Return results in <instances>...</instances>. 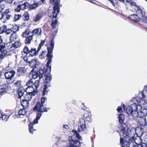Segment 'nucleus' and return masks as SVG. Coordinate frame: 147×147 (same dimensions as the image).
Here are the masks:
<instances>
[{
  "mask_svg": "<svg viewBox=\"0 0 147 147\" xmlns=\"http://www.w3.org/2000/svg\"><path fill=\"white\" fill-rule=\"evenodd\" d=\"M125 1L127 3H129L131 6H135L136 7V6H138L136 5V3L132 0H125Z\"/></svg>",
  "mask_w": 147,
  "mask_h": 147,
  "instance_id": "a19ab883",
  "label": "nucleus"
},
{
  "mask_svg": "<svg viewBox=\"0 0 147 147\" xmlns=\"http://www.w3.org/2000/svg\"><path fill=\"white\" fill-rule=\"evenodd\" d=\"M125 119V115L122 114H120L118 116L119 121L120 123H123Z\"/></svg>",
  "mask_w": 147,
  "mask_h": 147,
  "instance_id": "2f4dec72",
  "label": "nucleus"
},
{
  "mask_svg": "<svg viewBox=\"0 0 147 147\" xmlns=\"http://www.w3.org/2000/svg\"><path fill=\"white\" fill-rule=\"evenodd\" d=\"M29 65L31 67L36 69V61L35 60L32 59L30 61L28 62Z\"/></svg>",
  "mask_w": 147,
  "mask_h": 147,
  "instance_id": "393cba45",
  "label": "nucleus"
},
{
  "mask_svg": "<svg viewBox=\"0 0 147 147\" xmlns=\"http://www.w3.org/2000/svg\"><path fill=\"white\" fill-rule=\"evenodd\" d=\"M39 51L38 49L36 50L34 48H31L29 49L27 47H24L23 49V53L26 55L29 54L30 56L33 57L36 56L38 54Z\"/></svg>",
  "mask_w": 147,
  "mask_h": 147,
  "instance_id": "423d86ee",
  "label": "nucleus"
},
{
  "mask_svg": "<svg viewBox=\"0 0 147 147\" xmlns=\"http://www.w3.org/2000/svg\"><path fill=\"white\" fill-rule=\"evenodd\" d=\"M41 18V16L38 14H37L35 17L33 19V21L36 22L39 21Z\"/></svg>",
  "mask_w": 147,
  "mask_h": 147,
  "instance_id": "79ce46f5",
  "label": "nucleus"
},
{
  "mask_svg": "<svg viewBox=\"0 0 147 147\" xmlns=\"http://www.w3.org/2000/svg\"><path fill=\"white\" fill-rule=\"evenodd\" d=\"M46 52V51H42L39 57L41 58H44L45 56V55H44V54Z\"/></svg>",
  "mask_w": 147,
  "mask_h": 147,
  "instance_id": "603ef678",
  "label": "nucleus"
},
{
  "mask_svg": "<svg viewBox=\"0 0 147 147\" xmlns=\"http://www.w3.org/2000/svg\"><path fill=\"white\" fill-rule=\"evenodd\" d=\"M129 116H134L135 114H137L138 105L136 103H134L128 106L126 110Z\"/></svg>",
  "mask_w": 147,
  "mask_h": 147,
  "instance_id": "6e6552de",
  "label": "nucleus"
},
{
  "mask_svg": "<svg viewBox=\"0 0 147 147\" xmlns=\"http://www.w3.org/2000/svg\"><path fill=\"white\" fill-rule=\"evenodd\" d=\"M142 94V97L139 98L137 97L136 100L139 105H141L142 104H144L145 102V100L144 99L146 97V96L144 94V92H142L141 93Z\"/></svg>",
  "mask_w": 147,
  "mask_h": 147,
  "instance_id": "6ab92c4d",
  "label": "nucleus"
},
{
  "mask_svg": "<svg viewBox=\"0 0 147 147\" xmlns=\"http://www.w3.org/2000/svg\"><path fill=\"white\" fill-rule=\"evenodd\" d=\"M7 27L6 25H4L0 27V33L1 34L5 32Z\"/></svg>",
  "mask_w": 147,
  "mask_h": 147,
  "instance_id": "58836bf2",
  "label": "nucleus"
},
{
  "mask_svg": "<svg viewBox=\"0 0 147 147\" xmlns=\"http://www.w3.org/2000/svg\"><path fill=\"white\" fill-rule=\"evenodd\" d=\"M125 109V105L123 104L122 106H118V108L117 109V110L119 113H121Z\"/></svg>",
  "mask_w": 147,
  "mask_h": 147,
  "instance_id": "e433bc0d",
  "label": "nucleus"
},
{
  "mask_svg": "<svg viewBox=\"0 0 147 147\" xmlns=\"http://www.w3.org/2000/svg\"><path fill=\"white\" fill-rule=\"evenodd\" d=\"M40 83L39 80H36L35 81L34 83H33V84L32 86L34 87V89L36 90H35L36 92H38L37 88L39 86V84Z\"/></svg>",
  "mask_w": 147,
  "mask_h": 147,
  "instance_id": "c9c22d12",
  "label": "nucleus"
},
{
  "mask_svg": "<svg viewBox=\"0 0 147 147\" xmlns=\"http://www.w3.org/2000/svg\"><path fill=\"white\" fill-rule=\"evenodd\" d=\"M21 83L22 81L20 80L14 83V85L15 86H16L17 87H19V88H20L21 87H22L21 86Z\"/></svg>",
  "mask_w": 147,
  "mask_h": 147,
  "instance_id": "c03bdc74",
  "label": "nucleus"
},
{
  "mask_svg": "<svg viewBox=\"0 0 147 147\" xmlns=\"http://www.w3.org/2000/svg\"><path fill=\"white\" fill-rule=\"evenodd\" d=\"M13 0H5V1L6 2V3L11 4V3Z\"/></svg>",
  "mask_w": 147,
  "mask_h": 147,
  "instance_id": "4d7b16f0",
  "label": "nucleus"
},
{
  "mask_svg": "<svg viewBox=\"0 0 147 147\" xmlns=\"http://www.w3.org/2000/svg\"><path fill=\"white\" fill-rule=\"evenodd\" d=\"M30 32V30L28 28H27L23 32L22 36L23 38H26L29 36Z\"/></svg>",
  "mask_w": 147,
  "mask_h": 147,
  "instance_id": "bb28decb",
  "label": "nucleus"
},
{
  "mask_svg": "<svg viewBox=\"0 0 147 147\" xmlns=\"http://www.w3.org/2000/svg\"><path fill=\"white\" fill-rule=\"evenodd\" d=\"M140 118L139 122L140 125V129L141 131H142L143 130V128L142 127H144L146 126L147 123V121L146 118H144V117Z\"/></svg>",
  "mask_w": 147,
  "mask_h": 147,
  "instance_id": "f3484780",
  "label": "nucleus"
},
{
  "mask_svg": "<svg viewBox=\"0 0 147 147\" xmlns=\"http://www.w3.org/2000/svg\"><path fill=\"white\" fill-rule=\"evenodd\" d=\"M11 28L13 33H16L17 32L19 31L20 27L18 25L16 24Z\"/></svg>",
  "mask_w": 147,
  "mask_h": 147,
  "instance_id": "4c0bfd02",
  "label": "nucleus"
},
{
  "mask_svg": "<svg viewBox=\"0 0 147 147\" xmlns=\"http://www.w3.org/2000/svg\"><path fill=\"white\" fill-rule=\"evenodd\" d=\"M45 42V40H42L41 41L40 43L39 44L38 48V50L40 51V49L42 47V45L44 44Z\"/></svg>",
  "mask_w": 147,
  "mask_h": 147,
  "instance_id": "a18cd8bd",
  "label": "nucleus"
},
{
  "mask_svg": "<svg viewBox=\"0 0 147 147\" xmlns=\"http://www.w3.org/2000/svg\"><path fill=\"white\" fill-rule=\"evenodd\" d=\"M3 115V113L2 111L0 110V118H1Z\"/></svg>",
  "mask_w": 147,
  "mask_h": 147,
  "instance_id": "69168bd1",
  "label": "nucleus"
},
{
  "mask_svg": "<svg viewBox=\"0 0 147 147\" xmlns=\"http://www.w3.org/2000/svg\"><path fill=\"white\" fill-rule=\"evenodd\" d=\"M140 107L139 111L137 113L136 116L139 118H142L147 116V108L142 107L141 106H138Z\"/></svg>",
  "mask_w": 147,
  "mask_h": 147,
  "instance_id": "9d476101",
  "label": "nucleus"
},
{
  "mask_svg": "<svg viewBox=\"0 0 147 147\" xmlns=\"http://www.w3.org/2000/svg\"><path fill=\"white\" fill-rule=\"evenodd\" d=\"M5 33L7 34H10L11 33H13V31L12 30V28H9L8 29H6V31L5 32Z\"/></svg>",
  "mask_w": 147,
  "mask_h": 147,
  "instance_id": "49530a36",
  "label": "nucleus"
},
{
  "mask_svg": "<svg viewBox=\"0 0 147 147\" xmlns=\"http://www.w3.org/2000/svg\"><path fill=\"white\" fill-rule=\"evenodd\" d=\"M144 142L141 145V147H147V144Z\"/></svg>",
  "mask_w": 147,
  "mask_h": 147,
  "instance_id": "bf43d9fd",
  "label": "nucleus"
},
{
  "mask_svg": "<svg viewBox=\"0 0 147 147\" xmlns=\"http://www.w3.org/2000/svg\"><path fill=\"white\" fill-rule=\"evenodd\" d=\"M22 16L21 15L18 14H15L14 17V19L15 22H16L17 20L20 19L22 17Z\"/></svg>",
  "mask_w": 147,
  "mask_h": 147,
  "instance_id": "37998d69",
  "label": "nucleus"
},
{
  "mask_svg": "<svg viewBox=\"0 0 147 147\" xmlns=\"http://www.w3.org/2000/svg\"><path fill=\"white\" fill-rule=\"evenodd\" d=\"M119 1L123 3H124L125 2V0H118Z\"/></svg>",
  "mask_w": 147,
  "mask_h": 147,
  "instance_id": "0e129e2a",
  "label": "nucleus"
},
{
  "mask_svg": "<svg viewBox=\"0 0 147 147\" xmlns=\"http://www.w3.org/2000/svg\"><path fill=\"white\" fill-rule=\"evenodd\" d=\"M44 88L43 89L42 93V96H44L45 94H47L49 90H47L48 88L50 86V84H44Z\"/></svg>",
  "mask_w": 147,
  "mask_h": 147,
  "instance_id": "c756f323",
  "label": "nucleus"
},
{
  "mask_svg": "<svg viewBox=\"0 0 147 147\" xmlns=\"http://www.w3.org/2000/svg\"><path fill=\"white\" fill-rule=\"evenodd\" d=\"M112 4V5L115 6V5L117 4V0H108Z\"/></svg>",
  "mask_w": 147,
  "mask_h": 147,
  "instance_id": "3c124183",
  "label": "nucleus"
},
{
  "mask_svg": "<svg viewBox=\"0 0 147 147\" xmlns=\"http://www.w3.org/2000/svg\"><path fill=\"white\" fill-rule=\"evenodd\" d=\"M24 60L26 62V63L28 62V57L27 56H24Z\"/></svg>",
  "mask_w": 147,
  "mask_h": 147,
  "instance_id": "13d9d810",
  "label": "nucleus"
},
{
  "mask_svg": "<svg viewBox=\"0 0 147 147\" xmlns=\"http://www.w3.org/2000/svg\"><path fill=\"white\" fill-rule=\"evenodd\" d=\"M3 12L0 11V20L2 19H3Z\"/></svg>",
  "mask_w": 147,
  "mask_h": 147,
  "instance_id": "680f3d73",
  "label": "nucleus"
},
{
  "mask_svg": "<svg viewBox=\"0 0 147 147\" xmlns=\"http://www.w3.org/2000/svg\"><path fill=\"white\" fill-rule=\"evenodd\" d=\"M41 32V29L40 28H36L34 29L31 32L32 33L33 36L36 34H40Z\"/></svg>",
  "mask_w": 147,
  "mask_h": 147,
  "instance_id": "b1692460",
  "label": "nucleus"
},
{
  "mask_svg": "<svg viewBox=\"0 0 147 147\" xmlns=\"http://www.w3.org/2000/svg\"><path fill=\"white\" fill-rule=\"evenodd\" d=\"M84 117L88 121H90L91 120V114L90 111H86L84 115Z\"/></svg>",
  "mask_w": 147,
  "mask_h": 147,
  "instance_id": "412c9836",
  "label": "nucleus"
},
{
  "mask_svg": "<svg viewBox=\"0 0 147 147\" xmlns=\"http://www.w3.org/2000/svg\"><path fill=\"white\" fill-rule=\"evenodd\" d=\"M45 99H47V98H45L44 97H42L40 102H38L33 108V111H36V118L34 120V121L35 123H38V120L42 115L41 112H42V109L44 108V104Z\"/></svg>",
  "mask_w": 147,
  "mask_h": 147,
  "instance_id": "20e7f679",
  "label": "nucleus"
},
{
  "mask_svg": "<svg viewBox=\"0 0 147 147\" xmlns=\"http://www.w3.org/2000/svg\"><path fill=\"white\" fill-rule=\"evenodd\" d=\"M54 39L52 38L51 41L50 47L47 48V59H48L46 65V68L44 67L43 69H38V68H33L30 73V75H31L32 78L34 79H35L39 77L40 79L43 77V75L46 73H50L51 71V63L52 59L53 57V51L54 47Z\"/></svg>",
  "mask_w": 147,
  "mask_h": 147,
  "instance_id": "f257e3e1",
  "label": "nucleus"
},
{
  "mask_svg": "<svg viewBox=\"0 0 147 147\" xmlns=\"http://www.w3.org/2000/svg\"><path fill=\"white\" fill-rule=\"evenodd\" d=\"M33 36L32 35H30L29 36L26 37V39L24 40V42L25 44L30 43L32 40Z\"/></svg>",
  "mask_w": 147,
  "mask_h": 147,
  "instance_id": "473e14b6",
  "label": "nucleus"
},
{
  "mask_svg": "<svg viewBox=\"0 0 147 147\" xmlns=\"http://www.w3.org/2000/svg\"><path fill=\"white\" fill-rule=\"evenodd\" d=\"M22 43L20 41H16L13 44H12V46L16 48L20 47Z\"/></svg>",
  "mask_w": 147,
  "mask_h": 147,
  "instance_id": "f704fd0d",
  "label": "nucleus"
},
{
  "mask_svg": "<svg viewBox=\"0 0 147 147\" xmlns=\"http://www.w3.org/2000/svg\"><path fill=\"white\" fill-rule=\"evenodd\" d=\"M63 127L64 128L66 129H69V126L67 125H63Z\"/></svg>",
  "mask_w": 147,
  "mask_h": 147,
  "instance_id": "052dcab7",
  "label": "nucleus"
},
{
  "mask_svg": "<svg viewBox=\"0 0 147 147\" xmlns=\"http://www.w3.org/2000/svg\"><path fill=\"white\" fill-rule=\"evenodd\" d=\"M33 84V82L32 79L29 80L26 82V85L28 87L33 86H32Z\"/></svg>",
  "mask_w": 147,
  "mask_h": 147,
  "instance_id": "ea45409f",
  "label": "nucleus"
},
{
  "mask_svg": "<svg viewBox=\"0 0 147 147\" xmlns=\"http://www.w3.org/2000/svg\"><path fill=\"white\" fill-rule=\"evenodd\" d=\"M23 20L24 21H27L29 20L30 18V14L27 11H25L22 16Z\"/></svg>",
  "mask_w": 147,
  "mask_h": 147,
  "instance_id": "c85d7f7f",
  "label": "nucleus"
},
{
  "mask_svg": "<svg viewBox=\"0 0 147 147\" xmlns=\"http://www.w3.org/2000/svg\"><path fill=\"white\" fill-rule=\"evenodd\" d=\"M50 72L49 73L47 72L43 75V76H44L45 77L44 84H50L49 83L52 79L51 76L50 74Z\"/></svg>",
  "mask_w": 147,
  "mask_h": 147,
  "instance_id": "a211bd4d",
  "label": "nucleus"
},
{
  "mask_svg": "<svg viewBox=\"0 0 147 147\" xmlns=\"http://www.w3.org/2000/svg\"><path fill=\"white\" fill-rule=\"evenodd\" d=\"M5 1V0H0V4H1V3L3 2H4Z\"/></svg>",
  "mask_w": 147,
  "mask_h": 147,
  "instance_id": "338daca9",
  "label": "nucleus"
},
{
  "mask_svg": "<svg viewBox=\"0 0 147 147\" xmlns=\"http://www.w3.org/2000/svg\"><path fill=\"white\" fill-rule=\"evenodd\" d=\"M10 87L7 84H4L0 88V95H2L7 93Z\"/></svg>",
  "mask_w": 147,
  "mask_h": 147,
  "instance_id": "dca6fc26",
  "label": "nucleus"
},
{
  "mask_svg": "<svg viewBox=\"0 0 147 147\" xmlns=\"http://www.w3.org/2000/svg\"><path fill=\"white\" fill-rule=\"evenodd\" d=\"M34 120L33 121V122H32L29 124L28 125V129L29 131V132L30 133L33 134V131L34 130L35 131L36 130L34 129L33 128V125L34 124H36L38 123H35L34 122Z\"/></svg>",
  "mask_w": 147,
  "mask_h": 147,
  "instance_id": "a878e982",
  "label": "nucleus"
},
{
  "mask_svg": "<svg viewBox=\"0 0 147 147\" xmlns=\"http://www.w3.org/2000/svg\"><path fill=\"white\" fill-rule=\"evenodd\" d=\"M86 129V125L81 124L78 127V131L76 130L78 133L82 131L85 130Z\"/></svg>",
  "mask_w": 147,
  "mask_h": 147,
  "instance_id": "72a5a7b5",
  "label": "nucleus"
},
{
  "mask_svg": "<svg viewBox=\"0 0 147 147\" xmlns=\"http://www.w3.org/2000/svg\"><path fill=\"white\" fill-rule=\"evenodd\" d=\"M1 117L2 118L3 120L5 121H7L9 118V117L8 116L3 115Z\"/></svg>",
  "mask_w": 147,
  "mask_h": 147,
  "instance_id": "8fccbe9b",
  "label": "nucleus"
},
{
  "mask_svg": "<svg viewBox=\"0 0 147 147\" xmlns=\"http://www.w3.org/2000/svg\"><path fill=\"white\" fill-rule=\"evenodd\" d=\"M18 36L16 33H12L10 37V41L12 42L16 40Z\"/></svg>",
  "mask_w": 147,
  "mask_h": 147,
  "instance_id": "7c9ffc66",
  "label": "nucleus"
},
{
  "mask_svg": "<svg viewBox=\"0 0 147 147\" xmlns=\"http://www.w3.org/2000/svg\"><path fill=\"white\" fill-rule=\"evenodd\" d=\"M21 9L22 10V8L20 4L18 5L17 7L14 9V11L16 12H19L20 11Z\"/></svg>",
  "mask_w": 147,
  "mask_h": 147,
  "instance_id": "de8ad7c7",
  "label": "nucleus"
},
{
  "mask_svg": "<svg viewBox=\"0 0 147 147\" xmlns=\"http://www.w3.org/2000/svg\"><path fill=\"white\" fill-rule=\"evenodd\" d=\"M82 105H84V108H83V109H86V108L85 107H84V103H83L82 104Z\"/></svg>",
  "mask_w": 147,
  "mask_h": 147,
  "instance_id": "774afa93",
  "label": "nucleus"
},
{
  "mask_svg": "<svg viewBox=\"0 0 147 147\" xmlns=\"http://www.w3.org/2000/svg\"><path fill=\"white\" fill-rule=\"evenodd\" d=\"M26 71L24 67H19L17 70V75L18 77L23 76L26 74Z\"/></svg>",
  "mask_w": 147,
  "mask_h": 147,
  "instance_id": "ddd939ff",
  "label": "nucleus"
},
{
  "mask_svg": "<svg viewBox=\"0 0 147 147\" xmlns=\"http://www.w3.org/2000/svg\"><path fill=\"white\" fill-rule=\"evenodd\" d=\"M135 9L136 13L141 16L142 21L147 23V17L145 16L146 12L144 9L143 8L141 9L139 6H136V8Z\"/></svg>",
  "mask_w": 147,
  "mask_h": 147,
  "instance_id": "1a4fd4ad",
  "label": "nucleus"
},
{
  "mask_svg": "<svg viewBox=\"0 0 147 147\" xmlns=\"http://www.w3.org/2000/svg\"><path fill=\"white\" fill-rule=\"evenodd\" d=\"M20 5L22 10L27 9L28 8L30 10H32L34 9L37 7L39 5V2H37L33 4L30 5L29 3L26 2L23 3H20Z\"/></svg>",
  "mask_w": 147,
  "mask_h": 147,
  "instance_id": "0eeeda50",
  "label": "nucleus"
},
{
  "mask_svg": "<svg viewBox=\"0 0 147 147\" xmlns=\"http://www.w3.org/2000/svg\"><path fill=\"white\" fill-rule=\"evenodd\" d=\"M33 86L28 87L25 90L26 92L28 93L32 94V96H34L37 92H36Z\"/></svg>",
  "mask_w": 147,
  "mask_h": 147,
  "instance_id": "2eb2a0df",
  "label": "nucleus"
},
{
  "mask_svg": "<svg viewBox=\"0 0 147 147\" xmlns=\"http://www.w3.org/2000/svg\"><path fill=\"white\" fill-rule=\"evenodd\" d=\"M50 108L45 107V108H43V109H42V112H41V113L42 114V113L44 112H47L48 111V109H49Z\"/></svg>",
  "mask_w": 147,
  "mask_h": 147,
  "instance_id": "864d4df0",
  "label": "nucleus"
},
{
  "mask_svg": "<svg viewBox=\"0 0 147 147\" xmlns=\"http://www.w3.org/2000/svg\"><path fill=\"white\" fill-rule=\"evenodd\" d=\"M15 74L16 72L14 70H11L5 72L4 74V76L6 79L11 80L14 77Z\"/></svg>",
  "mask_w": 147,
  "mask_h": 147,
  "instance_id": "f8f14e48",
  "label": "nucleus"
},
{
  "mask_svg": "<svg viewBox=\"0 0 147 147\" xmlns=\"http://www.w3.org/2000/svg\"><path fill=\"white\" fill-rule=\"evenodd\" d=\"M29 101L22 98L20 100L21 104L24 108H26L29 105Z\"/></svg>",
  "mask_w": 147,
  "mask_h": 147,
  "instance_id": "4be33fe9",
  "label": "nucleus"
},
{
  "mask_svg": "<svg viewBox=\"0 0 147 147\" xmlns=\"http://www.w3.org/2000/svg\"><path fill=\"white\" fill-rule=\"evenodd\" d=\"M18 92L19 98H20L23 96L24 94L26 92L25 89L23 87H21L18 89Z\"/></svg>",
  "mask_w": 147,
  "mask_h": 147,
  "instance_id": "aec40b11",
  "label": "nucleus"
},
{
  "mask_svg": "<svg viewBox=\"0 0 147 147\" xmlns=\"http://www.w3.org/2000/svg\"><path fill=\"white\" fill-rule=\"evenodd\" d=\"M80 124L86 125L85 121L84 118H81L80 119Z\"/></svg>",
  "mask_w": 147,
  "mask_h": 147,
  "instance_id": "09e8293b",
  "label": "nucleus"
},
{
  "mask_svg": "<svg viewBox=\"0 0 147 147\" xmlns=\"http://www.w3.org/2000/svg\"><path fill=\"white\" fill-rule=\"evenodd\" d=\"M5 43L3 42V40L1 37H0V59L3 60L4 57L9 55L8 54L7 51L5 50L6 47Z\"/></svg>",
  "mask_w": 147,
  "mask_h": 147,
  "instance_id": "39448f33",
  "label": "nucleus"
},
{
  "mask_svg": "<svg viewBox=\"0 0 147 147\" xmlns=\"http://www.w3.org/2000/svg\"><path fill=\"white\" fill-rule=\"evenodd\" d=\"M5 8V5L4 4H0V11L4 9Z\"/></svg>",
  "mask_w": 147,
  "mask_h": 147,
  "instance_id": "5fc2aeb1",
  "label": "nucleus"
},
{
  "mask_svg": "<svg viewBox=\"0 0 147 147\" xmlns=\"http://www.w3.org/2000/svg\"><path fill=\"white\" fill-rule=\"evenodd\" d=\"M144 141L146 144H147V135H145L144 137Z\"/></svg>",
  "mask_w": 147,
  "mask_h": 147,
  "instance_id": "6e6d98bb",
  "label": "nucleus"
},
{
  "mask_svg": "<svg viewBox=\"0 0 147 147\" xmlns=\"http://www.w3.org/2000/svg\"><path fill=\"white\" fill-rule=\"evenodd\" d=\"M121 124V128L120 131L122 132L123 137L120 136V138H123L124 140H129L135 139L134 134L132 132L130 128L128 127L127 124L124 123Z\"/></svg>",
  "mask_w": 147,
  "mask_h": 147,
  "instance_id": "7ed1b4c3",
  "label": "nucleus"
},
{
  "mask_svg": "<svg viewBox=\"0 0 147 147\" xmlns=\"http://www.w3.org/2000/svg\"><path fill=\"white\" fill-rule=\"evenodd\" d=\"M128 19L131 21L135 23L139 22L141 20V18L137 14H135L129 16Z\"/></svg>",
  "mask_w": 147,
  "mask_h": 147,
  "instance_id": "4468645a",
  "label": "nucleus"
},
{
  "mask_svg": "<svg viewBox=\"0 0 147 147\" xmlns=\"http://www.w3.org/2000/svg\"><path fill=\"white\" fill-rule=\"evenodd\" d=\"M26 93V94L24 95L22 97V98L29 101L31 100L32 96H33L32 95V94H30L28 93Z\"/></svg>",
  "mask_w": 147,
  "mask_h": 147,
  "instance_id": "cd10ccee",
  "label": "nucleus"
},
{
  "mask_svg": "<svg viewBox=\"0 0 147 147\" xmlns=\"http://www.w3.org/2000/svg\"><path fill=\"white\" fill-rule=\"evenodd\" d=\"M50 1L51 3L54 5L53 7V18L52 20L51 26L52 28L55 29L56 28V26L58 24V21L57 18L60 11L59 5L60 1V0H51Z\"/></svg>",
  "mask_w": 147,
  "mask_h": 147,
  "instance_id": "f03ea898",
  "label": "nucleus"
},
{
  "mask_svg": "<svg viewBox=\"0 0 147 147\" xmlns=\"http://www.w3.org/2000/svg\"><path fill=\"white\" fill-rule=\"evenodd\" d=\"M134 141L133 142H132L133 143L132 145H133V147H139L138 146V145L136 143V144H134Z\"/></svg>",
  "mask_w": 147,
  "mask_h": 147,
  "instance_id": "e2e57ef3",
  "label": "nucleus"
},
{
  "mask_svg": "<svg viewBox=\"0 0 147 147\" xmlns=\"http://www.w3.org/2000/svg\"><path fill=\"white\" fill-rule=\"evenodd\" d=\"M3 19L5 21L9 20L13 16V13L9 9H6L3 12Z\"/></svg>",
  "mask_w": 147,
  "mask_h": 147,
  "instance_id": "9b49d317",
  "label": "nucleus"
},
{
  "mask_svg": "<svg viewBox=\"0 0 147 147\" xmlns=\"http://www.w3.org/2000/svg\"><path fill=\"white\" fill-rule=\"evenodd\" d=\"M27 113L25 108L21 109L18 112V115H16L17 118H18L20 117L21 115L23 116L25 115Z\"/></svg>",
  "mask_w": 147,
  "mask_h": 147,
  "instance_id": "5701e85b",
  "label": "nucleus"
}]
</instances>
